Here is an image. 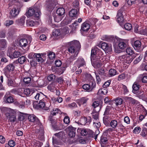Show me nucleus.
I'll return each instance as SVG.
<instances>
[{
  "label": "nucleus",
  "mask_w": 147,
  "mask_h": 147,
  "mask_svg": "<svg viewBox=\"0 0 147 147\" xmlns=\"http://www.w3.org/2000/svg\"><path fill=\"white\" fill-rule=\"evenodd\" d=\"M103 55L102 52L97 48L95 47L92 49L90 59L93 66L98 68L102 65L100 59Z\"/></svg>",
  "instance_id": "nucleus-1"
},
{
  "label": "nucleus",
  "mask_w": 147,
  "mask_h": 147,
  "mask_svg": "<svg viewBox=\"0 0 147 147\" xmlns=\"http://www.w3.org/2000/svg\"><path fill=\"white\" fill-rule=\"evenodd\" d=\"M68 52L74 54V55H72L70 57V59H75L78 53L77 48H80V42L77 40H74L68 43Z\"/></svg>",
  "instance_id": "nucleus-2"
},
{
  "label": "nucleus",
  "mask_w": 147,
  "mask_h": 147,
  "mask_svg": "<svg viewBox=\"0 0 147 147\" xmlns=\"http://www.w3.org/2000/svg\"><path fill=\"white\" fill-rule=\"evenodd\" d=\"M3 109L7 111L5 114V115L7 118H9L10 121L13 122H15L16 119V114L13 112V111L9 108L6 107H3Z\"/></svg>",
  "instance_id": "nucleus-3"
},
{
  "label": "nucleus",
  "mask_w": 147,
  "mask_h": 147,
  "mask_svg": "<svg viewBox=\"0 0 147 147\" xmlns=\"http://www.w3.org/2000/svg\"><path fill=\"white\" fill-rule=\"evenodd\" d=\"M32 38L30 36H28L26 38L21 39L19 41V45L23 49H24L26 46L29 45L32 41Z\"/></svg>",
  "instance_id": "nucleus-4"
},
{
  "label": "nucleus",
  "mask_w": 147,
  "mask_h": 147,
  "mask_svg": "<svg viewBox=\"0 0 147 147\" xmlns=\"http://www.w3.org/2000/svg\"><path fill=\"white\" fill-rule=\"evenodd\" d=\"M135 57L136 56L135 55L131 56L126 54L120 56L119 58L124 62L129 64L131 62Z\"/></svg>",
  "instance_id": "nucleus-5"
},
{
  "label": "nucleus",
  "mask_w": 147,
  "mask_h": 147,
  "mask_svg": "<svg viewBox=\"0 0 147 147\" xmlns=\"http://www.w3.org/2000/svg\"><path fill=\"white\" fill-rule=\"evenodd\" d=\"M140 85L138 84L135 83L132 86V92L136 94H140L143 92V90L139 89Z\"/></svg>",
  "instance_id": "nucleus-6"
},
{
  "label": "nucleus",
  "mask_w": 147,
  "mask_h": 147,
  "mask_svg": "<svg viewBox=\"0 0 147 147\" xmlns=\"http://www.w3.org/2000/svg\"><path fill=\"white\" fill-rule=\"evenodd\" d=\"M99 47L104 51H107V52H111L112 51V46L111 45H109L106 42L102 43L101 44L98 45Z\"/></svg>",
  "instance_id": "nucleus-7"
},
{
  "label": "nucleus",
  "mask_w": 147,
  "mask_h": 147,
  "mask_svg": "<svg viewBox=\"0 0 147 147\" xmlns=\"http://www.w3.org/2000/svg\"><path fill=\"white\" fill-rule=\"evenodd\" d=\"M95 83L92 82L91 86L88 84H85L82 86V87L86 91L90 92L92 91L93 89L95 87Z\"/></svg>",
  "instance_id": "nucleus-8"
},
{
  "label": "nucleus",
  "mask_w": 147,
  "mask_h": 147,
  "mask_svg": "<svg viewBox=\"0 0 147 147\" xmlns=\"http://www.w3.org/2000/svg\"><path fill=\"white\" fill-rule=\"evenodd\" d=\"M41 7L40 4L36 3L34 5L33 9L35 10V15L36 18H38L41 14L40 11V8Z\"/></svg>",
  "instance_id": "nucleus-9"
},
{
  "label": "nucleus",
  "mask_w": 147,
  "mask_h": 147,
  "mask_svg": "<svg viewBox=\"0 0 147 147\" xmlns=\"http://www.w3.org/2000/svg\"><path fill=\"white\" fill-rule=\"evenodd\" d=\"M48 120L51 123L53 128L55 130L57 129L58 127L57 124V119L51 115L49 117Z\"/></svg>",
  "instance_id": "nucleus-10"
},
{
  "label": "nucleus",
  "mask_w": 147,
  "mask_h": 147,
  "mask_svg": "<svg viewBox=\"0 0 147 147\" xmlns=\"http://www.w3.org/2000/svg\"><path fill=\"white\" fill-rule=\"evenodd\" d=\"M14 66L12 64H10L7 65L4 69V73L6 75H8L11 71L14 70Z\"/></svg>",
  "instance_id": "nucleus-11"
},
{
  "label": "nucleus",
  "mask_w": 147,
  "mask_h": 147,
  "mask_svg": "<svg viewBox=\"0 0 147 147\" xmlns=\"http://www.w3.org/2000/svg\"><path fill=\"white\" fill-rule=\"evenodd\" d=\"M76 128L73 127L72 126H69L67 129L68 132V135L69 137L72 138L75 136Z\"/></svg>",
  "instance_id": "nucleus-12"
},
{
  "label": "nucleus",
  "mask_w": 147,
  "mask_h": 147,
  "mask_svg": "<svg viewBox=\"0 0 147 147\" xmlns=\"http://www.w3.org/2000/svg\"><path fill=\"white\" fill-rule=\"evenodd\" d=\"M127 40H126L121 39L119 41L118 45L119 48L121 50H123L126 47Z\"/></svg>",
  "instance_id": "nucleus-13"
},
{
  "label": "nucleus",
  "mask_w": 147,
  "mask_h": 147,
  "mask_svg": "<svg viewBox=\"0 0 147 147\" xmlns=\"http://www.w3.org/2000/svg\"><path fill=\"white\" fill-rule=\"evenodd\" d=\"M123 11L121 9H119L117 13V20L119 23L123 22L124 19L123 16Z\"/></svg>",
  "instance_id": "nucleus-14"
},
{
  "label": "nucleus",
  "mask_w": 147,
  "mask_h": 147,
  "mask_svg": "<svg viewBox=\"0 0 147 147\" xmlns=\"http://www.w3.org/2000/svg\"><path fill=\"white\" fill-rule=\"evenodd\" d=\"M90 27V25L89 24L85 22L83 23L82 25L81 31L83 32L87 31L89 29Z\"/></svg>",
  "instance_id": "nucleus-15"
},
{
  "label": "nucleus",
  "mask_w": 147,
  "mask_h": 147,
  "mask_svg": "<svg viewBox=\"0 0 147 147\" xmlns=\"http://www.w3.org/2000/svg\"><path fill=\"white\" fill-rule=\"evenodd\" d=\"M57 85V83L56 82H52L48 85L47 88L51 92H53L56 89V86Z\"/></svg>",
  "instance_id": "nucleus-16"
},
{
  "label": "nucleus",
  "mask_w": 147,
  "mask_h": 147,
  "mask_svg": "<svg viewBox=\"0 0 147 147\" xmlns=\"http://www.w3.org/2000/svg\"><path fill=\"white\" fill-rule=\"evenodd\" d=\"M39 107L45 110H47L49 109V107L47 106V104L43 101L42 100H40L38 104Z\"/></svg>",
  "instance_id": "nucleus-17"
},
{
  "label": "nucleus",
  "mask_w": 147,
  "mask_h": 147,
  "mask_svg": "<svg viewBox=\"0 0 147 147\" xmlns=\"http://www.w3.org/2000/svg\"><path fill=\"white\" fill-rule=\"evenodd\" d=\"M76 63L77 65L78 68L83 66L85 65L86 63L84 59L82 57L78 58L76 62Z\"/></svg>",
  "instance_id": "nucleus-18"
},
{
  "label": "nucleus",
  "mask_w": 147,
  "mask_h": 147,
  "mask_svg": "<svg viewBox=\"0 0 147 147\" xmlns=\"http://www.w3.org/2000/svg\"><path fill=\"white\" fill-rule=\"evenodd\" d=\"M19 11H17L16 8H13L10 12V18H14L17 16L19 14Z\"/></svg>",
  "instance_id": "nucleus-19"
},
{
  "label": "nucleus",
  "mask_w": 147,
  "mask_h": 147,
  "mask_svg": "<svg viewBox=\"0 0 147 147\" xmlns=\"http://www.w3.org/2000/svg\"><path fill=\"white\" fill-rule=\"evenodd\" d=\"M126 99L130 103L133 105H137L140 103V102L138 101L131 97H126Z\"/></svg>",
  "instance_id": "nucleus-20"
},
{
  "label": "nucleus",
  "mask_w": 147,
  "mask_h": 147,
  "mask_svg": "<svg viewBox=\"0 0 147 147\" xmlns=\"http://www.w3.org/2000/svg\"><path fill=\"white\" fill-rule=\"evenodd\" d=\"M88 136L90 138H94V139L96 140L97 138L98 134H96L95 133L93 132L92 130L89 129L88 130Z\"/></svg>",
  "instance_id": "nucleus-21"
},
{
  "label": "nucleus",
  "mask_w": 147,
  "mask_h": 147,
  "mask_svg": "<svg viewBox=\"0 0 147 147\" xmlns=\"http://www.w3.org/2000/svg\"><path fill=\"white\" fill-rule=\"evenodd\" d=\"M7 83L8 86L9 87H17L18 86V84L15 82L14 80L10 78L8 79Z\"/></svg>",
  "instance_id": "nucleus-22"
},
{
  "label": "nucleus",
  "mask_w": 147,
  "mask_h": 147,
  "mask_svg": "<svg viewBox=\"0 0 147 147\" xmlns=\"http://www.w3.org/2000/svg\"><path fill=\"white\" fill-rule=\"evenodd\" d=\"M111 119V118L109 116H105L103 117V123L106 126H108L109 125Z\"/></svg>",
  "instance_id": "nucleus-23"
},
{
  "label": "nucleus",
  "mask_w": 147,
  "mask_h": 147,
  "mask_svg": "<svg viewBox=\"0 0 147 147\" xmlns=\"http://www.w3.org/2000/svg\"><path fill=\"white\" fill-rule=\"evenodd\" d=\"M42 143L38 141L33 140L31 143V145L34 147H41Z\"/></svg>",
  "instance_id": "nucleus-24"
},
{
  "label": "nucleus",
  "mask_w": 147,
  "mask_h": 147,
  "mask_svg": "<svg viewBox=\"0 0 147 147\" xmlns=\"http://www.w3.org/2000/svg\"><path fill=\"white\" fill-rule=\"evenodd\" d=\"M28 119L30 121L35 123L38 121V118L34 115H30L28 116Z\"/></svg>",
  "instance_id": "nucleus-25"
},
{
  "label": "nucleus",
  "mask_w": 147,
  "mask_h": 147,
  "mask_svg": "<svg viewBox=\"0 0 147 147\" xmlns=\"http://www.w3.org/2000/svg\"><path fill=\"white\" fill-rule=\"evenodd\" d=\"M69 16L72 17H76L78 16L77 11L75 9H72L69 12Z\"/></svg>",
  "instance_id": "nucleus-26"
},
{
  "label": "nucleus",
  "mask_w": 147,
  "mask_h": 147,
  "mask_svg": "<svg viewBox=\"0 0 147 147\" xmlns=\"http://www.w3.org/2000/svg\"><path fill=\"white\" fill-rule=\"evenodd\" d=\"M61 35L64 36L68 33L69 32V28L67 27H65L62 28L61 30Z\"/></svg>",
  "instance_id": "nucleus-27"
},
{
  "label": "nucleus",
  "mask_w": 147,
  "mask_h": 147,
  "mask_svg": "<svg viewBox=\"0 0 147 147\" xmlns=\"http://www.w3.org/2000/svg\"><path fill=\"white\" fill-rule=\"evenodd\" d=\"M37 132V135L38 137L41 139H42L44 135V130L42 128L38 129Z\"/></svg>",
  "instance_id": "nucleus-28"
},
{
  "label": "nucleus",
  "mask_w": 147,
  "mask_h": 147,
  "mask_svg": "<svg viewBox=\"0 0 147 147\" xmlns=\"http://www.w3.org/2000/svg\"><path fill=\"white\" fill-rule=\"evenodd\" d=\"M56 12L57 14L63 16L65 13V10L63 7L59 8L57 9Z\"/></svg>",
  "instance_id": "nucleus-29"
},
{
  "label": "nucleus",
  "mask_w": 147,
  "mask_h": 147,
  "mask_svg": "<svg viewBox=\"0 0 147 147\" xmlns=\"http://www.w3.org/2000/svg\"><path fill=\"white\" fill-rule=\"evenodd\" d=\"M59 113L61 114V113L59 109L58 108H55L53 109V111H51V114L50 115L51 116H54L56 115V114Z\"/></svg>",
  "instance_id": "nucleus-30"
},
{
  "label": "nucleus",
  "mask_w": 147,
  "mask_h": 147,
  "mask_svg": "<svg viewBox=\"0 0 147 147\" xmlns=\"http://www.w3.org/2000/svg\"><path fill=\"white\" fill-rule=\"evenodd\" d=\"M40 53H36L35 55V58L36 59V60L38 62H42L43 61V59Z\"/></svg>",
  "instance_id": "nucleus-31"
},
{
  "label": "nucleus",
  "mask_w": 147,
  "mask_h": 147,
  "mask_svg": "<svg viewBox=\"0 0 147 147\" xmlns=\"http://www.w3.org/2000/svg\"><path fill=\"white\" fill-rule=\"evenodd\" d=\"M147 114V111L145 109H143L142 114L139 116V118L140 120L142 121L144 119Z\"/></svg>",
  "instance_id": "nucleus-32"
},
{
  "label": "nucleus",
  "mask_w": 147,
  "mask_h": 147,
  "mask_svg": "<svg viewBox=\"0 0 147 147\" xmlns=\"http://www.w3.org/2000/svg\"><path fill=\"white\" fill-rule=\"evenodd\" d=\"M141 43L140 41L137 40L134 42V47L135 49L138 50L140 49L141 46Z\"/></svg>",
  "instance_id": "nucleus-33"
},
{
  "label": "nucleus",
  "mask_w": 147,
  "mask_h": 147,
  "mask_svg": "<svg viewBox=\"0 0 147 147\" xmlns=\"http://www.w3.org/2000/svg\"><path fill=\"white\" fill-rule=\"evenodd\" d=\"M61 34L60 30L59 29H55L53 30L52 33L53 36L55 37H56L60 36Z\"/></svg>",
  "instance_id": "nucleus-34"
},
{
  "label": "nucleus",
  "mask_w": 147,
  "mask_h": 147,
  "mask_svg": "<svg viewBox=\"0 0 147 147\" xmlns=\"http://www.w3.org/2000/svg\"><path fill=\"white\" fill-rule=\"evenodd\" d=\"M11 55L12 56V57L14 58H18L22 55V53L18 51H14L12 54H11Z\"/></svg>",
  "instance_id": "nucleus-35"
},
{
  "label": "nucleus",
  "mask_w": 147,
  "mask_h": 147,
  "mask_svg": "<svg viewBox=\"0 0 147 147\" xmlns=\"http://www.w3.org/2000/svg\"><path fill=\"white\" fill-rule=\"evenodd\" d=\"M7 42L5 39H0V49L4 48L6 45Z\"/></svg>",
  "instance_id": "nucleus-36"
},
{
  "label": "nucleus",
  "mask_w": 147,
  "mask_h": 147,
  "mask_svg": "<svg viewBox=\"0 0 147 147\" xmlns=\"http://www.w3.org/2000/svg\"><path fill=\"white\" fill-rule=\"evenodd\" d=\"M142 82L144 83H147V75L146 74H143L140 75Z\"/></svg>",
  "instance_id": "nucleus-37"
},
{
  "label": "nucleus",
  "mask_w": 147,
  "mask_h": 147,
  "mask_svg": "<svg viewBox=\"0 0 147 147\" xmlns=\"http://www.w3.org/2000/svg\"><path fill=\"white\" fill-rule=\"evenodd\" d=\"M37 22L31 20H28L26 21V24L28 26H35Z\"/></svg>",
  "instance_id": "nucleus-38"
},
{
  "label": "nucleus",
  "mask_w": 147,
  "mask_h": 147,
  "mask_svg": "<svg viewBox=\"0 0 147 147\" xmlns=\"http://www.w3.org/2000/svg\"><path fill=\"white\" fill-rule=\"evenodd\" d=\"M55 6V4L52 3V1H50L49 2V4L48 6V8L49 11H52L54 9Z\"/></svg>",
  "instance_id": "nucleus-39"
},
{
  "label": "nucleus",
  "mask_w": 147,
  "mask_h": 147,
  "mask_svg": "<svg viewBox=\"0 0 147 147\" xmlns=\"http://www.w3.org/2000/svg\"><path fill=\"white\" fill-rule=\"evenodd\" d=\"M35 10L33 8L30 9L28 11V15L29 17L33 16L34 17H36L35 15Z\"/></svg>",
  "instance_id": "nucleus-40"
},
{
  "label": "nucleus",
  "mask_w": 147,
  "mask_h": 147,
  "mask_svg": "<svg viewBox=\"0 0 147 147\" xmlns=\"http://www.w3.org/2000/svg\"><path fill=\"white\" fill-rule=\"evenodd\" d=\"M111 126L113 128H115L117 125V122L115 120H112L109 123Z\"/></svg>",
  "instance_id": "nucleus-41"
},
{
  "label": "nucleus",
  "mask_w": 147,
  "mask_h": 147,
  "mask_svg": "<svg viewBox=\"0 0 147 147\" xmlns=\"http://www.w3.org/2000/svg\"><path fill=\"white\" fill-rule=\"evenodd\" d=\"M63 17V16H60L58 14L57 15L54 16H53L55 21L57 22L60 21L62 20Z\"/></svg>",
  "instance_id": "nucleus-42"
},
{
  "label": "nucleus",
  "mask_w": 147,
  "mask_h": 147,
  "mask_svg": "<svg viewBox=\"0 0 147 147\" xmlns=\"http://www.w3.org/2000/svg\"><path fill=\"white\" fill-rule=\"evenodd\" d=\"M86 119H85V117H82L80 121V122L78 121L77 123H78V124H80L82 125H84L86 123Z\"/></svg>",
  "instance_id": "nucleus-43"
},
{
  "label": "nucleus",
  "mask_w": 147,
  "mask_h": 147,
  "mask_svg": "<svg viewBox=\"0 0 147 147\" xmlns=\"http://www.w3.org/2000/svg\"><path fill=\"white\" fill-rule=\"evenodd\" d=\"M116 71L113 69H111L109 70V73L111 77L114 76L116 75Z\"/></svg>",
  "instance_id": "nucleus-44"
},
{
  "label": "nucleus",
  "mask_w": 147,
  "mask_h": 147,
  "mask_svg": "<svg viewBox=\"0 0 147 147\" xmlns=\"http://www.w3.org/2000/svg\"><path fill=\"white\" fill-rule=\"evenodd\" d=\"M18 61L20 64H23L26 61V57L24 56H22L18 59Z\"/></svg>",
  "instance_id": "nucleus-45"
},
{
  "label": "nucleus",
  "mask_w": 147,
  "mask_h": 147,
  "mask_svg": "<svg viewBox=\"0 0 147 147\" xmlns=\"http://www.w3.org/2000/svg\"><path fill=\"white\" fill-rule=\"evenodd\" d=\"M126 52L128 54L127 55L131 56V55L133 54L134 51L132 48L130 47H128L126 49Z\"/></svg>",
  "instance_id": "nucleus-46"
},
{
  "label": "nucleus",
  "mask_w": 147,
  "mask_h": 147,
  "mask_svg": "<svg viewBox=\"0 0 147 147\" xmlns=\"http://www.w3.org/2000/svg\"><path fill=\"white\" fill-rule=\"evenodd\" d=\"M123 102V100L121 98H117L115 100V103L117 106L121 105Z\"/></svg>",
  "instance_id": "nucleus-47"
},
{
  "label": "nucleus",
  "mask_w": 147,
  "mask_h": 147,
  "mask_svg": "<svg viewBox=\"0 0 147 147\" xmlns=\"http://www.w3.org/2000/svg\"><path fill=\"white\" fill-rule=\"evenodd\" d=\"M18 24L21 26H23L25 22V18L24 17H22L18 21Z\"/></svg>",
  "instance_id": "nucleus-48"
},
{
  "label": "nucleus",
  "mask_w": 147,
  "mask_h": 147,
  "mask_svg": "<svg viewBox=\"0 0 147 147\" xmlns=\"http://www.w3.org/2000/svg\"><path fill=\"white\" fill-rule=\"evenodd\" d=\"M55 136H57L60 139H61L64 135L63 132L61 131L55 134Z\"/></svg>",
  "instance_id": "nucleus-49"
},
{
  "label": "nucleus",
  "mask_w": 147,
  "mask_h": 147,
  "mask_svg": "<svg viewBox=\"0 0 147 147\" xmlns=\"http://www.w3.org/2000/svg\"><path fill=\"white\" fill-rule=\"evenodd\" d=\"M43 94L41 92L37 93L35 97V98L36 100H41L42 98H41Z\"/></svg>",
  "instance_id": "nucleus-50"
},
{
  "label": "nucleus",
  "mask_w": 147,
  "mask_h": 147,
  "mask_svg": "<svg viewBox=\"0 0 147 147\" xmlns=\"http://www.w3.org/2000/svg\"><path fill=\"white\" fill-rule=\"evenodd\" d=\"M124 27L126 30H129L132 28V25L129 23H127L125 24Z\"/></svg>",
  "instance_id": "nucleus-51"
},
{
  "label": "nucleus",
  "mask_w": 147,
  "mask_h": 147,
  "mask_svg": "<svg viewBox=\"0 0 147 147\" xmlns=\"http://www.w3.org/2000/svg\"><path fill=\"white\" fill-rule=\"evenodd\" d=\"M88 100V98L86 97H84L81 98L80 101V103L82 104H84L86 103Z\"/></svg>",
  "instance_id": "nucleus-52"
},
{
  "label": "nucleus",
  "mask_w": 147,
  "mask_h": 147,
  "mask_svg": "<svg viewBox=\"0 0 147 147\" xmlns=\"http://www.w3.org/2000/svg\"><path fill=\"white\" fill-rule=\"evenodd\" d=\"M93 126L96 128H98L100 126V123L98 120L95 121L93 122Z\"/></svg>",
  "instance_id": "nucleus-53"
},
{
  "label": "nucleus",
  "mask_w": 147,
  "mask_h": 147,
  "mask_svg": "<svg viewBox=\"0 0 147 147\" xmlns=\"http://www.w3.org/2000/svg\"><path fill=\"white\" fill-rule=\"evenodd\" d=\"M99 92H100L101 94H106L108 92V90L107 88H103V89H99Z\"/></svg>",
  "instance_id": "nucleus-54"
},
{
  "label": "nucleus",
  "mask_w": 147,
  "mask_h": 147,
  "mask_svg": "<svg viewBox=\"0 0 147 147\" xmlns=\"http://www.w3.org/2000/svg\"><path fill=\"white\" fill-rule=\"evenodd\" d=\"M31 81V78L30 77H25L23 80L24 82L26 84H28Z\"/></svg>",
  "instance_id": "nucleus-55"
},
{
  "label": "nucleus",
  "mask_w": 147,
  "mask_h": 147,
  "mask_svg": "<svg viewBox=\"0 0 147 147\" xmlns=\"http://www.w3.org/2000/svg\"><path fill=\"white\" fill-rule=\"evenodd\" d=\"M55 78V76L53 74H50L48 77L47 79L49 81H51L54 80Z\"/></svg>",
  "instance_id": "nucleus-56"
},
{
  "label": "nucleus",
  "mask_w": 147,
  "mask_h": 147,
  "mask_svg": "<svg viewBox=\"0 0 147 147\" xmlns=\"http://www.w3.org/2000/svg\"><path fill=\"white\" fill-rule=\"evenodd\" d=\"M138 96V97L140 99H145L146 96V94L144 93V91L143 90V92L141 93L140 94H136Z\"/></svg>",
  "instance_id": "nucleus-57"
},
{
  "label": "nucleus",
  "mask_w": 147,
  "mask_h": 147,
  "mask_svg": "<svg viewBox=\"0 0 147 147\" xmlns=\"http://www.w3.org/2000/svg\"><path fill=\"white\" fill-rule=\"evenodd\" d=\"M93 118L95 120V121L98 119V113H97L93 112L92 113Z\"/></svg>",
  "instance_id": "nucleus-58"
},
{
  "label": "nucleus",
  "mask_w": 147,
  "mask_h": 147,
  "mask_svg": "<svg viewBox=\"0 0 147 147\" xmlns=\"http://www.w3.org/2000/svg\"><path fill=\"white\" fill-rule=\"evenodd\" d=\"M68 106L71 109H73L77 107V104L74 102L68 104Z\"/></svg>",
  "instance_id": "nucleus-59"
},
{
  "label": "nucleus",
  "mask_w": 147,
  "mask_h": 147,
  "mask_svg": "<svg viewBox=\"0 0 147 147\" xmlns=\"http://www.w3.org/2000/svg\"><path fill=\"white\" fill-rule=\"evenodd\" d=\"M48 56L50 59H53L55 57V54L53 52H50L48 54Z\"/></svg>",
  "instance_id": "nucleus-60"
},
{
  "label": "nucleus",
  "mask_w": 147,
  "mask_h": 147,
  "mask_svg": "<svg viewBox=\"0 0 147 147\" xmlns=\"http://www.w3.org/2000/svg\"><path fill=\"white\" fill-rule=\"evenodd\" d=\"M31 92L30 90L28 88H27L24 90V93L26 96H29Z\"/></svg>",
  "instance_id": "nucleus-61"
},
{
  "label": "nucleus",
  "mask_w": 147,
  "mask_h": 147,
  "mask_svg": "<svg viewBox=\"0 0 147 147\" xmlns=\"http://www.w3.org/2000/svg\"><path fill=\"white\" fill-rule=\"evenodd\" d=\"M6 102L8 103H11L13 102V99L11 96H9L7 98L5 97Z\"/></svg>",
  "instance_id": "nucleus-62"
},
{
  "label": "nucleus",
  "mask_w": 147,
  "mask_h": 147,
  "mask_svg": "<svg viewBox=\"0 0 147 147\" xmlns=\"http://www.w3.org/2000/svg\"><path fill=\"white\" fill-rule=\"evenodd\" d=\"M147 134V129L146 128H143L140 134V135L143 137H145Z\"/></svg>",
  "instance_id": "nucleus-63"
},
{
  "label": "nucleus",
  "mask_w": 147,
  "mask_h": 147,
  "mask_svg": "<svg viewBox=\"0 0 147 147\" xmlns=\"http://www.w3.org/2000/svg\"><path fill=\"white\" fill-rule=\"evenodd\" d=\"M139 34L142 35H147V28L140 30Z\"/></svg>",
  "instance_id": "nucleus-64"
}]
</instances>
